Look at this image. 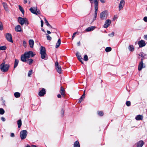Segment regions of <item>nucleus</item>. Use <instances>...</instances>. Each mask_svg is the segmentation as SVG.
Returning <instances> with one entry per match:
<instances>
[{
  "mask_svg": "<svg viewBox=\"0 0 147 147\" xmlns=\"http://www.w3.org/2000/svg\"><path fill=\"white\" fill-rule=\"evenodd\" d=\"M117 1H119V0H117Z\"/></svg>",
  "mask_w": 147,
  "mask_h": 147,
  "instance_id": "64",
  "label": "nucleus"
},
{
  "mask_svg": "<svg viewBox=\"0 0 147 147\" xmlns=\"http://www.w3.org/2000/svg\"><path fill=\"white\" fill-rule=\"evenodd\" d=\"M19 63L18 60L17 59H15V61L14 62V68H15L18 65Z\"/></svg>",
  "mask_w": 147,
  "mask_h": 147,
  "instance_id": "31",
  "label": "nucleus"
},
{
  "mask_svg": "<svg viewBox=\"0 0 147 147\" xmlns=\"http://www.w3.org/2000/svg\"><path fill=\"white\" fill-rule=\"evenodd\" d=\"M2 5L5 10L6 11H8V9L7 4L5 2L2 3Z\"/></svg>",
  "mask_w": 147,
  "mask_h": 147,
  "instance_id": "24",
  "label": "nucleus"
},
{
  "mask_svg": "<svg viewBox=\"0 0 147 147\" xmlns=\"http://www.w3.org/2000/svg\"><path fill=\"white\" fill-rule=\"evenodd\" d=\"M139 56L142 57L141 59H143V60L144 59V57L146 55V54H144L143 52H141L139 54Z\"/></svg>",
  "mask_w": 147,
  "mask_h": 147,
  "instance_id": "27",
  "label": "nucleus"
},
{
  "mask_svg": "<svg viewBox=\"0 0 147 147\" xmlns=\"http://www.w3.org/2000/svg\"><path fill=\"white\" fill-rule=\"evenodd\" d=\"M61 95L60 94H59L57 95V97L58 98H61Z\"/></svg>",
  "mask_w": 147,
  "mask_h": 147,
  "instance_id": "58",
  "label": "nucleus"
},
{
  "mask_svg": "<svg viewBox=\"0 0 147 147\" xmlns=\"http://www.w3.org/2000/svg\"><path fill=\"white\" fill-rule=\"evenodd\" d=\"M111 21L109 19H108L106 20L103 26V27L105 28H107L110 25L111 23Z\"/></svg>",
  "mask_w": 147,
  "mask_h": 147,
  "instance_id": "11",
  "label": "nucleus"
},
{
  "mask_svg": "<svg viewBox=\"0 0 147 147\" xmlns=\"http://www.w3.org/2000/svg\"><path fill=\"white\" fill-rule=\"evenodd\" d=\"M30 11L32 13L35 14H36V8L35 7H31L30 9Z\"/></svg>",
  "mask_w": 147,
  "mask_h": 147,
  "instance_id": "25",
  "label": "nucleus"
},
{
  "mask_svg": "<svg viewBox=\"0 0 147 147\" xmlns=\"http://www.w3.org/2000/svg\"><path fill=\"white\" fill-rule=\"evenodd\" d=\"M15 30L17 32H20L22 31L21 27L19 25L16 26L15 28Z\"/></svg>",
  "mask_w": 147,
  "mask_h": 147,
  "instance_id": "16",
  "label": "nucleus"
},
{
  "mask_svg": "<svg viewBox=\"0 0 147 147\" xmlns=\"http://www.w3.org/2000/svg\"><path fill=\"white\" fill-rule=\"evenodd\" d=\"M60 92L61 95L63 96H64L65 95V90L64 89L62 86H61Z\"/></svg>",
  "mask_w": 147,
  "mask_h": 147,
  "instance_id": "18",
  "label": "nucleus"
},
{
  "mask_svg": "<svg viewBox=\"0 0 147 147\" xmlns=\"http://www.w3.org/2000/svg\"><path fill=\"white\" fill-rule=\"evenodd\" d=\"M42 30L44 32H45V31L44 30V29H43L42 28Z\"/></svg>",
  "mask_w": 147,
  "mask_h": 147,
  "instance_id": "63",
  "label": "nucleus"
},
{
  "mask_svg": "<svg viewBox=\"0 0 147 147\" xmlns=\"http://www.w3.org/2000/svg\"><path fill=\"white\" fill-rule=\"evenodd\" d=\"M61 113L62 114V115L63 116L64 114V111L63 109H62L61 111Z\"/></svg>",
  "mask_w": 147,
  "mask_h": 147,
  "instance_id": "54",
  "label": "nucleus"
},
{
  "mask_svg": "<svg viewBox=\"0 0 147 147\" xmlns=\"http://www.w3.org/2000/svg\"><path fill=\"white\" fill-rule=\"evenodd\" d=\"M46 91L44 88H42L38 93V95L40 96H43L45 94Z\"/></svg>",
  "mask_w": 147,
  "mask_h": 147,
  "instance_id": "13",
  "label": "nucleus"
},
{
  "mask_svg": "<svg viewBox=\"0 0 147 147\" xmlns=\"http://www.w3.org/2000/svg\"><path fill=\"white\" fill-rule=\"evenodd\" d=\"M27 2V0H24V4H26Z\"/></svg>",
  "mask_w": 147,
  "mask_h": 147,
  "instance_id": "61",
  "label": "nucleus"
},
{
  "mask_svg": "<svg viewBox=\"0 0 147 147\" xmlns=\"http://www.w3.org/2000/svg\"><path fill=\"white\" fill-rule=\"evenodd\" d=\"M18 20L19 24L22 26L24 24L28 25L29 24L28 19L26 18H22L19 17L18 18Z\"/></svg>",
  "mask_w": 147,
  "mask_h": 147,
  "instance_id": "1",
  "label": "nucleus"
},
{
  "mask_svg": "<svg viewBox=\"0 0 147 147\" xmlns=\"http://www.w3.org/2000/svg\"><path fill=\"white\" fill-rule=\"evenodd\" d=\"M125 4L124 0H121L119 4V11L121 10L124 7Z\"/></svg>",
  "mask_w": 147,
  "mask_h": 147,
  "instance_id": "9",
  "label": "nucleus"
},
{
  "mask_svg": "<svg viewBox=\"0 0 147 147\" xmlns=\"http://www.w3.org/2000/svg\"><path fill=\"white\" fill-rule=\"evenodd\" d=\"M114 33L113 32H112L111 34H109L108 35L109 36L111 37L114 36Z\"/></svg>",
  "mask_w": 147,
  "mask_h": 147,
  "instance_id": "49",
  "label": "nucleus"
},
{
  "mask_svg": "<svg viewBox=\"0 0 147 147\" xmlns=\"http://www.w3.org/2000/svg\"><path fill=\"white\" fill-rule=\"evenodd\" d=\"M111 47H107L105 49V51L107 52H109L111 51Z\"/></svg>",
  "mask_w": 147,
  "mask_h": 147,
  "instance_id": "36",
  "label": "nucleus"
},
{
  "mask_svg": "<svg viewBox=\"0 0 147 147\" xmlns=\"http://www.w3.org/2000/svg\"><path fill=\"white\" fill-rule=\"evenodd\" d=\"M61 43V40L60 39H59L57 42L55 46L56 48H58L60 45Z\"/></svg>",
  "mask_w": 147,
  "mask_h": 147,
  "instance_id": "26",
  "label": "nucleus"
},
{
  "mask_svg": "<svg viewBox=\"0 0 147 147\" xmlns=\"http://www.w3.org/2000/svg\"><path fill=\"white\" fill-rule=\"evenodd\" d=\"M40 53L41 56V58L44 59H47V54L46 52V49L45 47L41 46L40 49Z\"/></svg>",
  "mask_w": 147,
  "mask_h": 147,
  "instance_id": "2",
  "label": "nucleus"
},
{
  "mask_svg": "<svg viewBox=\"0 0 147 147\" xmlns=\"http://www.w3.org/2000/svg\"><path fill=\"white\" fill-rule=\"evenodd\" d=\"M128 49L129 50L131 51H133L134 50V47L132 45H130L128 47Z\"/></svg>",
  "mask_w": 147,
  "mask_h": 147,
  "instance_id": "30",
  "label": "nucleus"
},
{
  "mask_svg": "<svg viewBox=\"0 0 147 147\" xmlns=\"http://www.w3.org/2000/svg\"><path fill=\"white\" fill-rule=\"evenodd\" d=\"M17 124L18 128H20L22 125V121L21 119L17 121Z\"/></svg>",
  "mask_w": 147,
  "mask_h": 147,
  "instance_id": "32",
  "label": "nucleus"
},
{
  "mask_svg": "<svg viewBox=\"0 0 147 147\" xmlns=\"http://www.w3.org/2000/svg\"><path fill=\"white\" fill-rule=\"evenodd\" d=\"M138 44L140 48L145 46L146 45L145 41L142 40L139 41L138 42Z\"/></svg>",
  "mask_w": 147,
  "mask_h": 147,
  "instance_id": "12",
  "label": "nucleus"
},
{
  "mask_svg": "<svg viewBox=\"0 0 147 147\" xmlns=\"http://www.w3.org/2000/svg\"><path fill=\"white\" fill-rule=\"evenodd\" d=\"M144 65V64L143 63V59H141V61L140 62L138 66V70L140 71L143 68L145 67V65Z\"/></svg>",
  "mask_w": 147,
  "mask_h": 147,
  "instance_id": "10",
  "label": "nucleus"
},
{
  "mask_svg": "<svg viewBox=\"0 0 147 147\" xmlns=\"http://www.w3.org/2000/svg\"><path fill=\"white\" fill-rule=\"evenodd\" d=\"M98 6H94V17L93 19V20H96L97 16V13L98 10Z\"/></svg>",
  "mask_w": 147,
  "mask_h": 147,
  "instance_id": "14",
  "label": "nucleus"
},
{
  "mask_svg": "<svg viewBox=\"0 0 147 147\" xmlns=\"http://www.w3.org/2000/svg\"><path fill=\"white\" fill-rule=\"evenodd\" d=\"M144 21L147 22V17H145L143 19Z\"/></svg>",
  "mask_w": 147,
  "mask_h": 147,
  "instance_id": "50",
  "label": "nucleus"
},
{
  "mask_svg": "<svg viewBox=\"0 0 147 147\" xmlns=\"http://www.w3.org/2000/svg\"><path fill=\"white\" fill-rule=\"evenodd\" d=\"M91 3H94V6H98V0H89Z\"/></svg>",
  "mask_w": 147,
  "mask_h": 147,
  "instance_id": "15",
  "label": "nucleus"
},
{
  "mask_svg": "<svg viewBox=\"0 0 147 147\" xmlns=\"http://www.w3.org/2000/svg\"><path fill=\"white\" fill-rule=\"evenodd\" d=\"M34 40L32 39H30L29 41V44L30 45V47L31 48H33L34 45Z\"/></svg>",
  "mask_w": 147,
  "mask_h": 147,
  "instance_id": "19",
  "label": "nucleus"
},
{
  "mask_svg": "<svg viewBox=\"0 0 147 147\" xmlns=\"http://www.w3.org/2000/svg\"><path fill=\"white\" fill-rule=\"evenodd\" d=\"M85 90H84V94L82 95V96H81V98H80V99L78 101V103H80L82 100L84 98L85 96Z\"/></svg>",
  "mask_w": 147,
  "mask_h": 147,
  "instance_id": "20",
  "label": "nucleus"
},
{
  "mask_svg": "<svg viewBox=\"0 0 147 147\" xmlns=\"http://www.w3.org/2000/svg\"><path fill=\"white\" fill-rule=\"evenodd\" d=\"M36 15H37L38 14H40V10L38 9H37L36 8Z\"/></svg>",
  "mask_w": 147,
  "mask_h": 147,
  "instance_id": "45",
  "label": "nucleus"
},
{
  "mask_svg": "<svg viewBox=\"0 0 147 147\" xmlns=\"http://www.w3.org/2000/svg\"><path fill=\"white\" fill-rule=\"evenodd\" d=\"M44 20L45 21V24L47 26L49 24V23L47 21V20H46V18H44Z\"/></svg>",
  "mask_w": 147,
  "mask_h": 147,
  "instance_id": "46",
  "label": "nucleus"
},
{
  "mask_svg": "<svg viewBox=\"0 0 147 147\" xmlns=\"http://www.w3.org/2000/svg\"><path fill=\"white\" fill-rule=\"evenodd\" d=\"M23 46L25 47H26L27 46V43L26 41L25 40H23Z\"/></svg>",
  "mask_w": 147,
  "mask_h": 147,
  "instance_id": "42",
  "label": "nucleus"
},
{
  "mask_svg": "<svg viewBox=\"0 0 147 147\" xmlns=\"http://www.w3.org/2000/svg\"><path fill=\"white\" fill-rule=\"evenodd\" d=\"M5 62H4L0 65V69L2 71L5 72L7 71L9 67V65L5 64Z\"/></svg>",
  "mask_w": 147,
  "mask_h": 147,
  "instance_id": "3",
  "label": "nucleus"
},
{
  "mask_svg": "<svg viewBox=\"0 0 147 147\" xmlns=\"http://www.w3.org/2000/svg\"><path fill=\"white\" fill-rule=\"evenodd\" d=\"M26 58L25 56L24 55H22L21 57V59L22 61L23 62H26Z\"/></svg>",
  "mask_w": 147,
  "mask_h": 147,
  "instance_id": "28",
  "label": "nucleus"
},
{
  "mask_svg": "<svg viewBox=\"0 0 147 147\" xmlns=\"http://www.w3.org/2000/svg\"><path fill=\"white\" fill-rule=\"evenodd\" d=\"M47 26L48 27H49V28H52V26L50 25V24H49V25H48Z\"/></svg>",
  "mask_w": 147,
  "mask_h": 147,
  "instance_id": "57",
  "label": "nucleus"
},
{
  "mask_svg": "<svg viewBox=\"0 0 147 147\" xmlns=\"http://www.w3.org/2000/svg\"><path fill=\"white\" fill-rule=\"evenodd\" d=\"M14 95L16 98H19L20 96V94L18 92H16L14 93Z\"/></svg>",
  "mask_w": 147,
  "mask_h": 147,
  "instance_id": "34",
  "label": "nucleus"
},
{
  "mask_svg": "<svg viewBox=\"0 0 147 147\" xmlns=\"http://www.w3.org/2000/svg\"><path fill=\"white\" fill-rule=\"evenodd\" d=\"M55 66L56 71L59 73H62V70L61 66L59 65V63L56 61L55 64Z\"/></svg>",
  "mask_w": 147,
  "mask_h": 147,
  "instance_id": "4",
  "label": "nucleus"
},
{
  "mask_svg": "<svg viewBox=\"0 0 147 147\" xmlns=\"http://www.w3.org/2000/svg\"><path fill=\"white\" fill-rule=\"evenodd\" d=\"M126 105L127 106H129L131 105V102L130 101H127L126 103Z\"/></svg>",
  "mask_w": 147,
  "mask_h": 147,
  "instance_id": "44",
  "label": "nucleus"
},
{
  "mask_svg": "<svg viewBox=\"0 0 147 147\" xmlns=\"http://www.w3.org/2000/svg\"><path fill=\"white\" fill-rule=\"evenodd\" d=\"M77 33V32H74L73 35V36H72V40H73L74 39V38L75 37V35H76V34Z\"/></svg>",
  "mask_w": 147,
  "mask_h": 147,
  "instance_id": "48",
  "label": "nucleus"
},
{
  "mask_svg": "<svg viewBox=\"0 0 147 147\" xmlns=\"http://www.w3.org/2000/svg\"><path fill=\"white\" fill-rule=\"evenodd\" d=\"M107 11H103L100 14V18L102 20L107 18Z\"/></svg>",
  "mask_w": 147,
  "mask_h": 147,
  "instance_id": "6",
  "label": "nucleus"
},
{
  "mask_svg": "<svg viewBox=\"0 0 147 147\" xmlns=\"http://www.w3.org/2000/svg\"><path fill=\"white\" fill-rule=\"evenodd\" d=\"M5 37L6 38L7 40L9 41L13 42V41L12 39V37L11 35L9 33L6 34L5 35Z\"/></svg>",
  "mask_w": 147,
  "mask_h": 147,
  "instance_id": "7",
  "label": "nucleus"
},
{
  "mask_svg": "<svg viewBox=\"0 0 147 147\" xmlns=\"http://www.w3.org/2000/svg\"><path fill=\"white\" fill-rule=\"evenodd\" d=\"M95 28V26H90L87 28L85 30L86 32H89L93 30Z\"/></svg>",
  "mask_w": 147,
  "mask_h": 147,
  "instance_id": "21",
  "label": "nucleus"
},
{
  "mask_svg": "<svg viewBox=\"0 0 147 147\" xmlns=\"http://www.w3.org/2000/svg\"><path fill=\"white\" fill-rule=\"evenodd\" d=\"M144 37L145 39L147 40V35H145Z\"/></svg>",
  "mask_w": 147,
  "mask_h": 147,
  "instance_id": "59",
  "label": "nucleus"
},
{
  "mask_svg": "<svg viewBox=\"0 0 147 147\" xmlns=\"http://www.w3.org/2000/svg\"><path fill=\"white\" fill-rule=\"evenodd\" d=\"M47 35V38L48 40H51L52 38L51 36L48 34H46Z\"/></svg>",
  "mask_w": 147,
  "mask_h": 147,
  "instance_id": "38",
  "label": "nucleus"
},
{
  "mask_svg": "<svg viewBox=\"0 0 147 147\" xmlns=\"http://www.w3.org/2000/svg\"><path fill=\"white\" fill-rule=\"evenodd\" d=\"M100 2L102 3H105V0H100Z\"/></svg>",
  "mask_w": 147,
  "mask_h": 147,
  "instance_id": "55",
  "label": "nucleus"
},
{
  "mask_svg": "<svg viewBox=\"0 0 147 147\" xmlns=\"http://www.w3.org/2000/svg\"><path fill=\"white\" fill-rule=\"evenodd\" d=\"M33 60L31 59H28L27 61V63L29 65L31 64L33 62Z\"/></svg>",
  "mask_w": 147,
  "mask_h": 147,
  "instance_id": "35",
  "label": "nucleus"
},
{
  "mask_svg": "<svg viewBox=\"0 0 147 147\" xmlns=\"http://www.w3.org/2000/svg\"><path fill=\"white\" fill-rule=\"evenodd\" d=\"M6 47L5 46H3L0 47V50H4L6 49Z\"/></svg>",
  "mask_w": 147,
  "mask_h": 147,
  "instance_id": "40",
  "label": "nucleus"
},
{
  "mask_svg": "<svg viewBox=\"0 0 147 147\" xmlns=\"http://www.w3.org/2000/svg\"><path fill=\"white\" fill-rule=\"evenodd\" d=\"M14 136H15V135H14V133H11V137H14Z\"/></svg>",
  "mask_w": 147,
  "mask_h": 147,
  "instance_id": "53",
  "label": "nucleus"
},
{
  "mask_svg": "<svg viewBox=\"0 0 147 147\" xmlns=\"http://www.w3.org/2000/svg\"><path fill=\"white\" fill-rule=\"evenodd\" d=\"M24 55L26 57V58H29L30 57V55L32 57L34 56L33 52L32 51H29L26 53H25L24 54Z\"/></svg>",
  "mask_w": 147,
  "mask_h": 147,
  "instance_id": "8",
  "label": "nucleus"
},
{
  "mask_svg": "<svg viewBox=\"0 0 147 147\" xmlns=\"http://www.w3.org/2000/svg\"><path fill=\"white\" fill-rule=\"evenodd\" d=\"M3 29V25L2 23L0 22V30H2Z\"/></svg>",
  "mask_w": 147,
  "mask_h": 147,
  "instance_id": "47",
  "label": "nucleus"
},
{
  "mask_svg": "<svg viewBox=\"0 0 147 147\" xmlns=\"http://www.w3.org/2000/svg\"><path fill=\"white\" fill-rule=\"evenodd\" d=\"M47 33H48V34H48V35H49V34H51V32L50 31H49V30H47Z\"/></svg>",
  "mask_w": 147,
  "mask_h": 147,
  "instance_id": "56",
  "label": "nucleus"
},
{
  "mask_svg": "<svg viewBox=\"0 0 147 147\" xmlns=\"http://www.w3.org/2000/svg\"><path fill=\"white\" fill-rule=\"evenodd\" d=\"M32 147H36V146L35 145H32Z\"/></svg>",
  "mask_w": 147,
  "mask_h": 147,
  "instance_id": "62",
  "label": "nucleus"
},
{
  "mask_svg": "<svg viewBox=\"0 0 147 147\" xmlns=\"http://www.w3.org/2000/svg\"><path fill=\"white\" fill-rule=\"evenodd\" d=\"M27 131L26 130H23L21 131L20 136L21 139L23 140L25 139L27 136Z\"/></svg>",
  "mask_w": 147,
  "mask_h": 147,
  "instance_id": "5",
  "label": "nucleus"
},
{
  "mask_svg": "<svg viewBox=\"0 0 147 147\" xmlns=\"http://www.w3.org/2000/svg\"><path fill=\"white\" fill-rule=\"evenodd\" d=\"M98 115L100 116H102L103 115V113L102 111H98Z\"/></svg>",
  "mask_w": 147,
  "mask_h": 147,
  "instance_id": "39",
  "label": "nucleus"
},
{
  "mask_svg": "<svg viewBox=\"0 0 147 147\" xmlns=\"http://www.w3.org/2000/svg\"><path fill=\"white\" fill-rule=\"evenodd\" d=\"M5 111L4 109L2 108H0V114L3 115L4 114Z\"/></svg>",
  "mask_w": 147,
  "mask_h": 147,
  "instance_id": "37",
  "label": "nucleus"
},
{
  "mask_svg": "<svg viewBox=\"0 0 147 147\" xmlns=\"http://www.w3.org/2000/svg\"><path fill=\"white\" fill-rule=\"evenodd\" d=\"M1 119L3 121H5V118L3 117H2Z\"/></svg>",
  "mask_w": 147,
  "mask_h": 147,
  "instance_id": "52",
  "label": "nucleus"
},
{
  "mask_svg": "<svg viewBox=\"0 0 147 147\" xmlns=\"http://www.w3.org/2000/svg\"><path fill=\"white\" fill-rule=\"evenodd\" d=\"M41 26L42 27L43 25V21L42 20H41Z\"/></svg>",
  "mask_w": 147,
  "mask_h": 147,
  "instance_id": "51",
  "label": "nucleus"
},
{
  "mask_svg": "<svg viewBox=\"0 0 147 147\" xmlns=\"http://www.w3.org/2000/svg\"><path fill=\"white\" fill-rule=\"evenodd\" d=\"M144 144V142L142 140H140L137 144V147H142Z\"/></svg>",
  "mask_w": 147,
  "mask_h": 147,
  "instance_id": "22",
  "label": "nucleus"
},
{
  "mask_svg": "<svg viewBox=\"0 0 147 147\" xmlns=\"http://www.w3.org/2000/svg\"><path fill=\"white\" fill-rule=\"evenodd\" d=\"M74 147H80L79 142L77 140L74 143Z\"/></svg>",
  "mask_w": 147,
  "mask_h": 147,
  "instance_id": "29",
  "label": "nucleus"
},
{
  "mask_svg": "<svg viewBox=\"0 0 147 147\" xmlns=\"http://www.w3.org/2000/svg\"><path fill=\"white\" fill-rule=\"evenodd\" d=\"M143 116L142 115H138L135 117V119L137 120H142L143 119Z\"/></svg>",
  "mask_w": 147,
  "mask_h": 147,
  "instance_id": "23",
  "label": "nucleus"
},
{
  "mask_svg": "<svg viewBox=\"0 0 147 147\" xmlns=\"http://www.w3.org/2000/svg\"><path fill=\"white\" fill-rule=\"evenodd\" d=\"M32 70L31 69L30 70L28 73V76L29 77H30L31 75L32 74Z\"/></svg>",
  "mask_w": 147,
  "mask_h": 147,
  "instance_id": "41",
  "label": "nucleus"
},
{
  "mask_svg": "<svg viewBox=\"0 0 147 147\" xmlns=\"http://www.w3.org/2000/svg\"><path fill=\"white\" fill-rule=\"evenodd\" d=\"M18 7L20 10L22 12V13L24 15V10L23 9V8L20 5H18Z\"/></svg>",
  "mask_w": 147,
  "mask_h": 147,
  "instance_id": "33",
  "label": "nucleus"
},
{
  "mask_svg": "<svg viewBox=\"0 0 147 147\" xmlns=\"http://www.w3.org/2000/svg\"><path fill=\"white\" fill-rule=\"evenodd\" d=\"M76 56L79 60L81 62L82 64H83V62L82 61V58L81 56L79 55L78 52H77L76 53Z\"/></svg>",
  "mask_w": 147,
  "mask_h": 147,
  "instance_id": "17",
  "label": "nucleus"
},
{
  "mask_svg": "<svg viewBox=\"0 0 147 147\" xmlns=\"http://www.w3.org/2000/svg\"><path fill=\"white\" fill-rule=\"evenodd\" d=\"M84 59L85 61H87L88 60V57L87 55H84Z\"/></svg>",
  "mask_w": 147,
  "mask_h": 147,
  "instance_id": "43",
  "label": "nucleus"
},
{
  "mask_svg": "<svg viewBox=\"0 0 147 147\" xmlns=\"http://www.w3.org/2000/svg\"><path fill=\"white\" fill-rule=\"evenodd\" d=\"M77 45H78V46H79L80 45V41L78 42H77Z\"/></svg>",
  "mask_w": 147,
  "mask_h": 147,
  "instance_id": "60",
  "label": "nucleus"
}]
</instances>
